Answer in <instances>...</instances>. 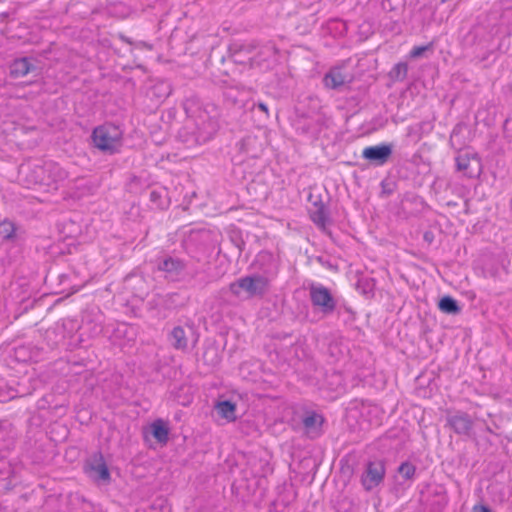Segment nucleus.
Masks as SVG:
<instances>
[{
  "mask_svg": "<svg viewBox=\"0 0 512 512\" xmlns=\"http://www.w3.org/2000/svg\"><path fill=\"white\" fill-rule=\"evenodd\" d=\"M92 140L98 149L114 153L122 145V131L116 125L105 124L94 129Z\"/></svg>",
  "mask_w": 512,
  "mask_h": 512,
  "instance_id": "obj_1",
  "label": "nucleus"
},
{
  "mask_svg": "<svg viewBox=\"0 0 512 512\" xmlns=\"http://www.w3.org/2000/svg\"><path fill=\"white\" fill-rule=\"evenodd\" d=\"M268 287V281L262 276H247L230 284V291L237 297L250 298L262 295Z\"/></svg>",
  "mask_w": 512,
  "mask_h": 512,
  "instance_id": "obj_2",
  "label": "nucleus"
},
{
  "mask_svg": "<svg viewBox=\"0 0 512 512\" xmlns=\"http://www.w3.org/2000/svg\"><path fill=\"white\" fill-rule=\"evenodd\" d=\"M457 170L468 178H477L483 171L481 158L476 152L463 151L456 157Z\"/></svg>",
  "mask_w": 512,
  "mask_h": 512,
  "instance_id": "obj_3",
  "label": "nucleus"
},
{
  "mask_svg": "<svg viewBox=\"0 0 512 512\" xmlns=\"http://www.w3.org/2000/svg\"><path fill=\"white\" fill-rule=\"evenodd\" d=\"M385 465L382 461H371L361 476V482L365 490L370 491L377 487L384 479Z\"/></svg>",
  "mask_w": 512,
  "mask_h": 512,
  "instance_id": "obj_4",
  "label": "nucleus"
},
{
  "mask_svg": "<svg viewBox=\"0 0 512 512\" xmlns=\"http://www.w3.org/2000/svg\"><path fill=\"white\" fill-rule=\"evenodd\" d=\"M88 476L98 483H108L110 481V472L102 454L97 453L91 456L85 466Z\"/></svg>",
  "mask_w": 512,
  "mask_h": 512,
  "instance_id": "obj_5",
  "label": "nucleus"
},
{
  "mask_svg": "<svg viewBox=\"0 0 512 512\" xmlns=\"http://www.w3.org/2000/svg\"><path fill=\"white\" fill-rule=\"evenodd\" d=\"M310 298L314 306L328 313L335 309V301L330 291L322 285H312L310 287Z\"/></svg>",
  "mask_w": 512,
  "mask_h": 512,
  "instance_id": "obj_6",
  "label": "nucleus"
},
{
  "mask_svg": "<svg viewBox=\"0 0 512 512\" xmlns=\"http://www.w3.org/2000/svg\"><path fill=\"white\" fill-rule=\"evenodd\" d=\"M392 153L390 145L382 144L376 146L366 147L363 152V158L375 162L377 164H384Z\"/></svg>",
  "mask_w": 512,
  "mask_h": 512,
  "instance_id": "obj_7",
  "label": "nucleus"
},
{
  "mask_svg": "<svg viewBox=\"0 0 512 512\" xmlns=\"http://www.w3.org/2000/svg\"><path fill=\"white\" fill-rule=\"evenodd\" d=\"M448 423L458 434H468L472 427L471 418L462 412H457L448 418Z\"/></svg>",
  "mask_w": 512,
  "mask_h": 512,
  "instance_id": "obj_8",
  "label": "nucleus"
},
{
  "mask_svg": "<svg viewBox=\"0 0 512 512\" xmlns=\"http://www.w3.org/2000/svg\"><path fill=\"white\" fill-rule=\"evenodd\" d=\"M349 77L342 68L334 67L324 76L323 82L327 88L335 89L345 84Z\"/></svg>",
  "mask_w": 512,
  "mask_h": 512,
  "instance_id": "obj_9",
  "label": "nucleus"
},
{
  "mask_svg": "<svg viewBox=\"0 0 512 512\" xmlns=\"http://www.w3.org/2000/svg\"><path fill=\"white\" fill-rule=\"evenodd\" d=\"M152 436L160 444H166L169 439V426L167 422L162 419L153 421L150 426Z\"/></svg>",
  "mask_w": 512,
  "mask_h": 512,
  "instance_id": "obj_10",
  "label": "nucleus"
},
{
  "mask_svg": "<svg viewBox=\"0 0 512 512\" xmlns=\"http://www.w3.org/2000/svg\"><path fill=\"white\" fill-rule=\"evenodd\" d=\"M304 426L307 434L314 438L321 432L323 417L317 413H311L304 418Z\"/></svg>",
  "mask_w": 512,
  "mask_h": 512,
  "instance_id": "obj_11",
  "label": "nucleus"
},
{
  "mask_svg": "<svg viewBox=\"0 0 512 512\" xmlns=\"http://www.w3.org/2000/svg\"><path fill=\"white\" fill-rule=\"evenodd\" d=\"M32 66L28 58L15 60L10 66L11 75L14 77H23L27 75Z\"/></svg>",
  "mask_w": 512,
  "mask_h": 512,
  "instance_id": "obj_12",
  "label": "nucleus"
},
{
  "mask_svg": "<svg viewBox=\"0 0 512 512\" xmlns=\"http://www.w3.org/2000/svg\"><path fill=\"white\" fill-rule=\"evenodd\" d=\"M217 413L227 421L235 419V405L229 401H221L215 407Z\"/></svg>",
  "mask_w": 512,
  "mask_h": 512,
  "instance_id": "obj_13",
  "label": "nucleus"
},
{
  "mask_svg": "<svg viewBox=\"0 0 512 512\" xmlns=\"http://www.w3.org/2000/svg\"><path fill=\"white\" fill-rule=\"evenodd\" d=\"M171 341L175 348L184 349L187 347L185 331L181 327H175L171 332Z\"/></svg>",
  "mask_w": 512,
  "mask_h": 512,
  "instance_id": "obj_14",
  "label": "nucleus"
},
{
  "mask_svg": "<svg viewBox=\"0 0 512 512\" xmlns=\"http://www.w3.org/2000/svg\"><path fill=\"white\" fill-rule=\"evenodd\" d=\"M439 309L444 312V313H448V314H456L459 312V307L457 305V302L449 297V296H445L443 297L440 301H439Z\"/></svg>",
  "mask_w": 512,
  "mask_h": 512,
  "instance_id": "obj_15",
  "label": "nucleus"
},
{
  "mask_svg": "<svg viewBox=\"0 0 512 512\" xmlns=\"http://www.w3.org/2000/svg\"><path fill=\"white\" fill-rule=\"evenodd\" d=\"M182 268V263L179 260L172 258L164 260L163 263L160 265L161 270L171 274L178 273L180 270H182Z\"/></svg>",
  "mask_w": 512,
  "mask_h": 512,
  "instance_id": "obj_16",
  "label": "nucleus"
},
{
  "mask_svg": "<svg viewBox=\"0 0 512 512\" xmlns=\"http://www.w3.org/2000/svg\"><path fill=\"white\" fill-rule=\"evenodd\" d=\"M311 219L317 226L324 228L327 221V217L323 207H319L317 210L312 212Z\"/></svg>",
  "mask_w": 512,
  "mask_h": 512,
  "instance_id": "obj_17",
  "label": "nucleus"
},
{
  "mask_svg": "<svg viewBox=\"0 0 512 512\" xmlns=\"http://www.w3.org/2000/svg\"><path fill=\"white\" fill-rule=\"evenodd\" d=\"M15 231L14 224L10 221H3L0 223V234L5 239H9L13 236Z\"/></svg>",
  "mask_w": 512,
  "mask_h": 512,
  "instance_id": "obj_18",
  "label": "nucleus"
},
{
  "mask_svg": "<svg viewBox=\"0 0 512 512\" xmlns=\"http://www.w3.org/2000/svg\"><path fill=\"white\" fill-rule=\"evenodd\" d=\"M408 66L406 63H398L392 69V75L396 79H404L407 75Z\"/></svg>",
  "mask_w": 512,
  "mask_h": 512,
  "instance_id": "obj_19",
  "label": "nucleus"
},
{
  "mask_svg": "<svg viewBox=\"0 0 512 512\" xmlns=\"http://www.w3.org/2000/svg\"><path fill=\"white\" fill-rule=\"evenodd\" d=\"M399 473L405 479H411L415 474V466L408 462L402 463L399 467Z\"/></svg>",
  "mask_w": 512,
  "mask_h": 512,
  "instance_id": "obj_20",
  "label": "nucleus"
},
{
  "mask_svg": "<svg viewBox=\"0 0 512 512\" xmlns=\"http://www.w3.org/2000/svg\"><path fill=\"white\" fill-rule=\"evenodd\" d=\"M428 49H429V46L414 47L410 52V56H411V58H418Z\"/></svg>",
  "mask_w": 512,
  "mask_h": 512,
  "instance_id": "obj_21",
  "label": "nucleus"
},
{
  "mask_svg": "<svg viewBox=\"0 0 512 512\" xmlns=\"http://www.w3.org/2000/svg\"><path fill=\"white\" fill-rule=\"evenodd\" d=\"M472 512H492V511L484 505H476L473 507Z\"/></svg>",
  "mask_w": 512,
  "mask_h": 512,
  "instance_id": "obj_22",
  "label": "nucleus"
},
{
  "mask_svg": "<svg viewBox=\"0 0 512 512\" xmlns=\"http://www.w3.org/2000/svg\"><path fill=\"white\" fill-rule=\"evenodd\" d=\"M151 201L157 203V201L161 198V193L157 191H151L150 193Z\"/></svg>",
  "mask_w": 512,
  "mask_h": 512,
  "instance_id": "obj_23",
  "label": "nucleus"
},
{
  "mask_svg": "<svg viewBox=\"0 0 512 512\" xmlns=\"http://www.w3.org/2000/svg\"><path fill=\"white\" fill-rule=\"evenodd\" d=\"M258 108H259L261 111H263V112H265V113H268V107H267V105H266V104H264V103H259V104H258Z\"/></svg>",
  "mask_w": 512,
  "mask_h": 512,
  "instance_id": "obj_24",
  "label": "nucleus"
},
{
  "mask_svg": "<svg viewBox=\"0 0 512 512\" xmlns=\"http://www.w3.org/2000/svg\"><path fill=\"white\" fill-rule=\"evenodd\" d=\"M328 122H329V120H328V119H325V120H324L323 124L325 125V127H328Z\"/></svg>",
  "mask_w": 512,
  "mask_h": 512,
  "instance_id": "obj_25",
  "label": "nucleus"
},
{
  "mask_svg": "<svg viewBox=\"0 0 512 512\" xmlns=\"http://www.w3.org/2000/svg\"><path fill=\"white\" fill-rule=\"evenodd\" d=\"M455 136H456V130L453 131V133L451 135V140H453Z\"/></svg>",
  "mask_w": 512,
  "mask_h": 512,
  "instance_id": "obj_26",
  "label": "nucleus"
}]
</instances>
